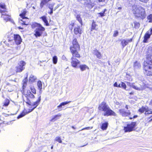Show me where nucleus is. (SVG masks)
Returning a JSON list of instances; mask_svg holds the SVG:
<instances>
[{
    "mask_svg": "<svg viewBox=\"0 0 152 152\" xmlns=\"http://www.w3.org/2000/svg\"><path fill=\"white\" fill-rule=\"evenodd\" d=\"M72 45L70 47V51L72 54L71 62L72 66L74 68H77L78 64L80 63V61L76 58H80V55L78 51L80 50V48L77 39L75 38L72 42Z\"/></svg>",
    "mask_w": 152,
    "mask_h": 152,
    "instance_id": "obj_1",
    "label": "nucleus"
},
{
    "mask_svg": "<svg viewBox=\"0 0 152 152\" xmlns=\"http://www.w3.org/2000/svg\"><path fill=\"white\" fill-rule=\"evenodd\" d=\"M98 109L99 111L103 112L102 115L104 116H116V113L110 109L108 105L104 102H102L99 105Z\"/></svg>",
    "mask_w": 152,
    "mask_h": 152,
    "instance_id": "obj_2",
    "label": "nucleus"
},
{
    "mask_svg": "<svg viewBox=\"0 0 152 152\" xmlns=\"http://www.w3.org/2000/svg\"><path fill=\"white\" fill-rule=\"evenodd\" d=\"M31 27L32 28H36L34 31V36L36 37H41L45 30V28L40 23L36 22L32 23L31 24Z\"/></svg>",
    "mask_w": 152,
    "mask_h": 152,
    "instance_id": "obj_3",
    "label": "nucleus"
},
{
    "mask_svg": "<svg viewBox=\"0 0 152 152\" xmlns=\"http://www.w3.org/2000/svg\"><path fill=\"white\" fill-rule=\"evenodd\" d=\"M7 13L6 5L4 3H1V17L6 22L9 21L14 24L13 20L11 18L10 15H8Z\"/></svg>",
    "mask_w": 152,
    "mask_h": 152,
    "instance_id": "obj_4",
    "label": "nucleus"
},
{
    "mask_svg": "<svg viewBox=\"0 0 152 152\" xmlns=\"http://www.w3.org/2000/svg\"><path fill=\"white\" fill-rule=\"evenodd\" d=\"M135 17L143 20L146 17L145 9L141 6H138L135 9L134 13Z\"/></svg>",
    "mask_w": 152,
    "mask_h": 152,
    "instance_id": "obj_5",
    "label": "nucleus"
},
{
    "mask_svg": "<svg viewBox=\"0 0 152 152\" xmlns=\"http://www.w3.org/2000/svg\"><path fill=\"white\" fill-rule=\"evenodd\" d=\"M137 125L136 122H132L130 123L127 124L126 126H124V130L125 132L134 131L136 129L135 128Z\"/></svg>",
    "mask_w": 152,
    "mask_h": 152,
    "instance_id": "obj_6",
    "label": "nucleus"
},
{
    "mask_svg": "<svg viewBox=\"0 0 152 152\" xmlns=\"http://www.w3.org/2000/svg\"><path fill=\"white\" fill-rule=\"evenodd\" d=\"M83 4L84 7L88 9H91L94 5L93 1L91 0H77Z\"/></svg>",
    "mask_w": 152,
    "mask_h": 152,
    "instance_id": "obj_7",
    "label": "nucleus"
},
{
    "mask_svg": "<svg viewBox=\"0 0 152 152\" xmlns=\"http://www.w3.org/2000/svg\"><path fill=\"white\" fill-rule=\"evenodd\" d=\"M147 65L144 64L143 68L144 70V73L146 75L151 76H152V65L148 64L146 61Z\"/></svg>",
    "mask_w": 152,
    "mask_h": 152,
    "instance_id": "obj_8",
    "label": "nucleus"
},
{
    "mask_svg": "<svg viewBox=\"0 0 152 152\" xmlns=\"http://www.w3.org/2000/svg\"><path fill=\"white\" fill-rule=\"evenodd\" d=\"M26 63L24 61H20L18 65L16 67V72H20L25 69Z\"/></svg>",
    "mask_w": 152,
    "mask_h": 152,
    "instance_id": "obj_9",
    "label": "nucleus"
},
{
    "mask_svg": "<svg viewBox=\"0 0 152 152\" xmlns=\"http://www.w3.org/2000/svg\"><path fill=\"white\" fill-rule=\"evenodd\" d=\"M147 62L152 65V48H149L148 50L147 56Z\"/></svg>",
    "mask_w": 152,
    "mask_h": 152,
    "instance_id": "obj_10",
    "label": "nucleus"
},
{
    "mask_svg": "<svg viewBox=\"0 0 152 152\" xmlns=\"http://www.w3.org/2000/svg\"><path fill=\"white\" fill-rule=\"evenodd\" d=\"M127 84L128 86L137 90L140 91L142 89L141 85L137 83H131L128 82Z\"/></svg>",
    "mask_w": 152,
    "mask_h": 152,
    "instance_id": "obj_11",
    "label": "nucleus"
},
{
    "mask_svg": "<svg viewBox=\"0 0 152 152\" xmlns=\"http://www.w3.org/2000/svg\"><path fill=\"white\" fill-rule=\"evenodd\" d=\"M26 14V11H24L20 14L19 16L21 18H22V19H20V18H19V20L20 22L21 23L22 25L27 26L28 25V23H26V22L23 20L26 18V17H25Z\"/></svg>",
    "mask_w": 152,
    "mask_h": 152,
    "instance_id": "obj_12",
    "label": "nucleus"
},
{
    "mask_svg": "<svg viewBox=\"0 0 152 152\" xmlns=\"http://www.w3.org/2000/svg\"><path fill=\"white\" fill-rule=\"evenodd\" d=\"M30 108L31 109H29L28 111H27V110H24L22 113H21L17 117V119H19L23 117L25 115H26V114H27L28 113L32 112L35 109V108L33 107L32 108V107H30Z\"/></svg>",
    "mask_w": 152,
    "mask_h": 152,
    "instance_id": "obj_13",
    "label": "nucleus"
},
{
    "mask_svg": "<svg viewBox=\"0 0 152 152\" xmlns=\"http://www.w3.org/2000/svg\"><path fill=\"white\" fill-rule=\"evenodd\" d=\"M13 38L16 44L17 45H19L21 44L22 39L20 35L18 34H16L14 35V37H12Z\"/></svg>",
    "mask_w": 152,
    "mask_h": 152,
    "instance_id": "obj_14",
    "label": "nucleus"
},
{
    "mask_svg": "<svg viewBox=\"0 0 152 152\" xmlns=\"http://www.w3.org/2000/svg\"><path fill=\"white\" fill-rule=\"evenodd\" d=\"M133 40V38H131L130 39H121L120 41H121V44L123 48H124L126 45L129 42H131Z\"/></svg>",
    "mask_w": 152,
    "mask_h": 152,
    "instance_id": "obj_15",
    "label": "nucleus"
},
{
    "mask_svg": "<svg viewBox=\"0 0 152 152\" xmlns=\"http://www.w3.org/2000/svg\"><path fill=\"white\" fill-rule=\"evenodd\" d=\"M119 111L120 114L124 117L128 116L131 115V113L129 110L126 111L124 109H120Z\"/></svg>",
    "mask_w": 152,
    "mask_h": 152,
    "instance_id": "obj_16",
    "label": "nucleus"
},
{
    "mask_svg": "<svg viewBox=\"0 0 152 152\" xmlns=\"http://www.w3.org/2000/svg\"><path fill=\"white\" fill-rule=\"evenodd\" d=\"M74 32L75 34H79L81 35L82 33V30L80 26H77L75 27L74 28Z\"/></svg>",
    "mask_w": 152,
    "mask_h": 152,
    "instance_id": "obj_17",
    "label": "nucleus"
},
{
    "mask_svg": "<svg viewBox=\"0 0 152 152\" xmlns=\"http://www.w3.org/2000/svg\"><path fill=\"white\" fill-rule=\"evenodd\" d=\"M13 38H11L10 37H7V39L5 41H3V42L5 43L7 46H9L10 45H11V43H13ZM3 42V41L1 42V43Z\"/></svg>",
    "mask_w": 152,
    "mask_h": 152,
    "instance_id": "obj_18",
    "label": "nucleus"
},
{
    "mask_svg": "<svg viewBox=\"0 0 152 152\" xmlns=\"http://www.w3.org/2000/svg\"><path fill=\"white\" fill-rule=\"evenodd\" d=\"M41 96H39L36 101L33 103L32 102L31 106H33V107L35 109L36 108L40 103L41 100Z\"/></svg>",
    "mask_w": 152,
    "mask_h": 152,
    "instance_id": "obj_19",
    "label": "nucleus"
},
{
    "mask_svg": "<svg viewBox=\"0 0 152 152\" xmlns=\"http://www.w3.org/2000/svg\"><path fill=\"white\" fill-rule=\"evenodd\" d=\"M94 54L99 59H100L102 58V56L101 53L96 49L94 50Z\"/></svg>",
    "mask_w": 152,
    "mask_h": 152,
    "instance_id": "obj_20",
    "label": "nucleus"
},
{
    "mask_svg": "<svg viewBox=\"0 0 152 152\" xmlns=\"http://www.w3.org/2000/svg\"><path fill=\"white\" fill-rule=\"evenodd\" d=\"M62 115L59 113L57 115H56L53 116H52V118L50 120L51 122H54L56 120L59 119L61 117Z\"/></svg>",
    "mask_w": 152,
    "mask_h": 152,
    "instance_id": "obj_21",
    "label": "nucleus"
},
{
    "mask_svg": "<svg viewBox=\"0 0 152 152\" xmlns=\"http://www.w3.org/2000/svg\"><path fill=\"white\" fill-rule=\"evenodd\" d=\"M97 27L98 25L96 24V22L94 20H93L91 25V31H92L94 30H97L98 29Z\"/></svg>",
    "mask_w": 152,
    "mask_h": 152,
    "instance_id": "obj_22",
    "label": "nucleus"
},
{
    "mask_svg": "<svg viewBox=\"0 0 152 152\" xmlns=\"http://www.w3.org/2000/svg\"><path fill=\"white\" fill-rule=\"evenodd\" d=\"M40 18L41 19L42 21L44 23L45 25L47 26H48L50 25L49 23L47 20V17L45 15H43Z\"/></svg>",
    "mask_w": 152,
    "mask_h": 152,
    "instance_id": "obj_23",
    "label": "nucleus"
},
{
    "mask_svg": "<svg viewBox=\"0 0 152 152\" xmlns=\"http://www.w3.org/2000/svg\"><path fill=\"white\" fill-rule=\"evenodd\" d=\"M71 102V101H66L62 102L58 106L57 108H58L59 109V111H61V108L63 106H64L65 105L68 104L69 103Z\"/></svg>",
    "mask_w": 152,
    "mask_h": 152,
    "instance_id": "obj_24",
    "label": "nucleus"
},
{
    "mask_svg": "<svg viewBox=\"0 0 152 152\" xmlns=\"http://www.w3.org/2000/svg\"><path fill=\"white\" fill-rule=\"evenodd\" d=\"M133 67L134 70L139 69L141 68L140 63L137 61H136L134 62Z\"/></svg>",
    "mask_w": 152,
    "mask_h": 152,
    "instance_id": "obj_25",
    "label": "nucleus"
},
{
    "mask_svg": "<svg viewBox=\"0 0 152 152\" xmlns=\"http://www.w3.org/2000/svg\"><path fill=\"white\" fill-rule=\"evenodd\" d=\"M151 36V35L149 34V32H147L144 36L143 42L144 43L147 42L148 40L150 38Z\"/></svg>",
    "mask_w": 152,
    "mask_h": 152,
    "instance_id": "obj_26",
    "label": "nucleus"
},
{
    "mask_svg": "<svg viewBox=\"0 0 152 152\" xmlns=\"http://www.w3.org/2000/svg\"><path fill=\"white\" fill-rule=\"evenodd\" d=\"M108 123L107 121H105L102 123L101 126V129L103 130H106L108 127Z\"/></svg>",
    "mask_w": 152,
    "mask_h": 152,
    "instance_id": "obj_27",
    "label": "nucleus"
},
{
    "mask_svg": "<svg viewBox=\"0 0 152 152\" xmlns=\"http://www.w3.org/2000/svg\"><path fill=\"white\" fill-rule=\"evenodd\" d=\"M107 10L106 9H104L103 10L97 14L98 17L99 18H102L104 16L107 14L105 12L107 11Z\"/></svg>",
    "mask_w": 152,
    "mask_h": 152,
    "instance_id": "obj_28",
    "label": "nucleus"
},
{
    "mask_svg": "<svg viewBox=\"0 0 152 152\" xmlns=\"http://www.w3.org/2000/svg\"><path fill=\"white\" fill-rule=\"evenodd\" d=\"M79 68L82 71L85 70L86 69H89V68L88 66L85 64L80 65L79 66Z\"/></svg>",
    "mask_w": 152,
    "mask_h": 152,
    "instance_id": "obj_29",
    "label": "nucleus"
},
{
    "mask_svg": "<svg viewBox=\"0 0 152 152\" xmlns=\"http://www.w3.org/2000/svg\"><path fill=\"white\" fill-rule=\"evenodd\" d=\"M148 109V107L147 106L144 107L142 106L141 108H140L139 110L138 111L141 113H144V111H146L147 109Z\"/></svg>",
    "mask_w": 152,
    "mask_h": 152,
    "instance_id": "obj_30",
    "label": "nucleus"
},
{
    "mask_svg": "<svg viewBox=\"0 0 152 152\" xmlns=\"http://www.w3.org/2000/svg\"><path fill=\"white\" fill-rule=\"evenodd\" d=\"M36 79L37 77L36 76L31 75L29 78V81L30 82H34Z\"/></svg>",
    "mask_w": 152,
    "mask_h": 152,
    "instance_id": "obj_31",
    "label": "nucleus"
},
{
    "mask_svg": "<svg viewBox=\"0 0 152 152\" xmlns=\"http://www.w3.org/2000/svg\"><path fill=\"white\" fill-rule=\"evenodd\" d=\"M26 77L25 78V79L23 80V88H24V87L25 88L27 85V83L28 82V74L26 73Z\"/></svg>",
    "mask_w": 152,
    "mask_h": 152,
    "instance_id": "obj_32",
    "label": "nucleus"
},
{
    "mask_svg": "<svg viewBox=\"0 0 152 152\" xmlns=\"http://www.w3.org/2000/svg\"><path fill=\"white\" fill-rule=\"evenodd\" d=\"M10 103V101L7 98L3 102V106L7 107Z\"/></svg>",
    "mask_w": 152,
    "mask_h": 152,
    "instance_id": "obj_33",
    "label": "nucleus"
},
{
    "mask_svg": "<svg viewBox=\"0 0 152 152\" xmlns=\"http://www.w3.org/2000/svg\"><path fill=\"white\" fill-rule=\"evenodd\" d=\"M76 19L78 21L81 25L82 26L83 25L82 19L80 17V15L79 14H77L76 16Z\"/></svg>",
    "mask_w": 152,
    "mask_h": 152,
    "instance_id": "obj_34",
    "label": "nucleus"
},
{
    "mask_svg": "<svg viewBox=\"0 0 152 152\" xmlns=\"http://www.w3.org/2000/svg\"><path fill=\"white\" fill-rule=\"evenodd\" d=\"M26 95L27 96H26V97H29L32 99L35 98L34 96L31 93L30 90L29 91V92H28V94H27Z\"/></svg>",
    "mask_w": 152,
    "mask_h": 152,
    "instance_id": "obj_35",
    "label": "nucleus"
},
{
    "mask_svg": "<svg viewBox=\"0 0 152 152\" xmlns=\"http://www.w3.org/2000/svg\"><path fill=\"white\" fill-rule=\"evenodd\" d=\"M134 24V27L136 29L138 28L140 26V24L139 22H137L136 21H134L133 22Z\"/></svg>",
    "mask_w": 152,
    "mask_h": 152,
    "instance_id": "obj_36",
    "label": "nucleus"
},
{
    "mask_svg": "<svg viewBox=\"0 0 152 152\" xmlns=\"http://www.w3.org/2000/svg\"><path fill=\"white\" fill-rule=\"evenodd\" d=\"M75 25V23L73 21L71 22V23L69 25V29L71 31H72L73 27Z\"/></svg>",
    "mask_w": 152,
    "mask_h": 152,
    "instance_id": "obj_37",
    "label": "nucleus"
},
{
    "mask_svg": "<svg viewBox=\"0 0 152 152\" xmlns=\"http://www.w3.org/2000/svg\"><path fill=\"white\" fill-rule=\"evenodd\" d=\"M147 18L149 23H152V14H151L148 15Z\"/></svg>",
    "mask_w": 152,
    "mask_h": 152,
    "instance_id": "obj_38",
    "label": "nucleus"
},
{
    "mask_svg": "<svg viewBox=\"0 0 152 152\" xmlns=\"http://www.w3.org/2000/svg\"><path fill=\"white\" fill-rule=\"evenodd\" d=\"M53 63L54 64H56L58 61V57L56 56H54L52 58Z\"/></svg>",
    "mask_w": 152,
    "mask_h": 152,
    "instance_id": "obj_39",
    "label": "nucleus"
},
{
    "mask_svg": "<svg viewBox=\"0 0 152 152\" xmlns=\"http://www.w3.org/2000/svg\"><path fill=\"white\" fill-rule=\"evenodd\" d=\"M37 85L39 89H42V83L41 81L39 80L37 81Z\"/></svg>",
    "mask_w": 152,
    "mask_h": 152,
    "instance_id": "obj_40",
    "label": "nucleus"
},
{
    "mask_svg": "<svg viewBox=\"0 0 152 152\" xmlns=\"http://www.w3.org/2000/svg\"><path fill=\"white\" fill-rule=\"evenodd\" d=\"M30 89L31 90V92H32L33 94H35L36 93V90L34 88V86H30Z\"/></svg>",
    "mask_w": 152,
    "mask_h": 152,
    "instance_id": "obj_41",
    "label": "nucleus"
},
{
    "mask_svg": "<svg viewBox=\"0 0 152 152\" xmlns=\"http://www.w3.org/2000/svg\"><path fill=\"white\" fill-rule=\"evenodd\" d=\"M56 140L58 141L60 143H61L62 142L61 138L59 137H57L55 138Z\"/></svg>",
    "mask_w": 152,
    "mask_h": 152,
    "instance_id": "obj_42",
    "label": "nucleus"
},
{
    "mask_svg": "<svg viewBox=\"0 0 152 152\" xmlns=\"http://www.w3.org/2000/svg\"><path fill=\"white\" fill-rule=\"evenodd\" d=\"M55 4V3H52L48 4V7L50 9H53V6Z\"/></svg>",
    "mask_w": 152,
    "mask_h": 152,
    "instance_id": "obj_43",
    "label": "nucleus"
},
{
    "mask_svg": "<svg viewBox=\"0 0 152 152\" xmlns=\"http://www.w3.org/2000/svg\"><path fill=\"white\" fill-rule=\"evenodd\" d=\"M126 85L125 83L123 82H121V88L124 89H126Z\"/></svg>",
    "mask_w": 152,
    "mask_h": 152,
    "instance_id": "obj_44",
    "label": "nucleus"
},
{
    "mask_svg": "<svg viewBox=\"0 0 152 152\" xmlns=\"http://www.w3.org/2000/svg\"><path fill=\"white\" fill-rule=\"evenodd\" d=\"M151 111L149 110V109H147L145 112V115H148L149 114H151Z\"/></svg>",
    "mask_w": 152,
    "mask_h": 152,
    "instance_id": "obj_45",
    "label": "nucleus"
},
{
    "mask_svg": "<svg viewBox=\"0 0 152 152\" xmlns=\"http://www.w3.org/2000/svg\"><path fill=\"white\" fill-rule=\"evenodd\" d=\"M26 98L27 100V101L26 102V104L30 106H31L32 102L30 101V100L28 99V97H27Z\"/></svg>",
    "mask_w": 152,
    "mask_h": 152,
    "instance_id": "obj_46",
    "label": "nucleus"
},
{
    "mask_svg": "<svg viewBox=\"0 0 152 152\" xmlns=\"http://www.w3.org/2000/svg\"><path fill=\"white\" fill-rule=\"evenodd\" d=\"M118 34V31H115L114 32V33L113 34V36L114 37H117Z\"/></svg>",
    "mask_w": 152,
    "mask_h": 152,
    "instance_id": "obj_47",
    "label": "nucleus"
},
{
    "mask_svg": "<svg viewBox=\"0 0 152 152\" xmlns=\"http://www.w3.org/2000/svg\"><path fill=\"white\" fill-rule=\"evenodd\" d=\"M115 9L120 10L122 9V7L120 5L117 4L115 7Z\"/></svg>",
    "mask_w": 152,
    "mask_h": 152,
    "instance_id": "obj_48",
    "label": "nucleus"
},
{
    "mask_svg": "<svg viewBox=\"0 0 152 152\" xmlns=\"http://www.w3.org/2000/svg\"><path fill=\"white\" fill-rule=\"evenodd\" d=\"M128 1L129 4L132 5L134 4L135 0H128Z\"/></svg>",
    "mask_w": 152,
    "mask_h": 152,
    "instance_id": "obj_49",
    "label": "nucleus"
},
{
    "mask_svg": "<svg viewBox=\"0 0 152 152\" xmlns=\"http://www.w3.org/2000/svg\"><path fill=\"white\" fill-rule=\"evenodd\" d=\"M92 127H86L85 128H84L83 129L81 130H83L85 129H92Z\"/></svg>",
    "mask_w": 152,
    "mask_h": 152,
    "instance_id": "obj_50",
    "label": "nucleus"
},
{
    "mask_svg": "<svg viewBox=\"0 0 152 152\" xmlns=\"http://www.w3.org/2000/svg\"><path fill=\"white\" fill-rule=\"evenodd\" d=\"M147 32H149V34L151 36L152 34V27Z\"/></svg>",
    "mask_w": 152,
    "mask_h": 152,
    "instance_id": "obj_51",
    "label": "nucleus"
},
{
    "mask_svg": "<svg viewBox=\"0 0 152 152\" xmlns=\"http://www.w3.org/2000/svg\"><path fill=\"white\" fill-rule=\"evenodd\" d=\"M118 84L117 83V82H115L113 84V86L114 87H118Z\"/></svg>",
    "mask_w": 152,
    "mask_h": 152,
    "instance_id": "obj_52",
    "label": "nucleus"
},
{
    "mask_svg": "<svg viewBox=\"0 0 152 152\" xmlns=\"http://www.w3.org/2000/svg\"><path fill=\"white\" fill-rule=\"evenodd\" d=\"M148 0H139L140 1L144 3H147Z\"/></svg>",
    "mask_w": 152,
    "mask_h": 152,
    "instance_id": "obj_53",
    "label": "nucleus"
},
{
    "mask_svg": "<svg viewBox=\"0 0 152 152\" xmlns=\"http://www.w3.org/2000/svg\"><path fill=\"white\" fill-rule=\"evenodd\" d=\"M50 11L48 12V13L50 15H52L53 13V9H50Z\"/></svg>",
    "mask_w": 152,
    "mask_h": 152,
    "instance_id": "obj_54",
    "label": "nucleus"
},
{
    "mask_svg": "<svg viewBox=\"0 0 152 152\" xmlns=\"http://www.w3.org/2000/svg\"><path fill=\"white\" fill-rule=\"evenodd\" d=\"M39 89V94H38V96H39H39H41L40 94H41L42 93V89Z\"/></svg>",
    "mask_w": 152,
    "mask_h": 152,
    "instance_id": "obj_55",
    "label": "nucleus"
},
{
    "mask_svg": "<svg viewBox=\"0 0 152 152\" xmlns=\"http://www.w3.org/2000/svg\"><path fill=\"white\" fill-rule=\"evenodd\" d=\"M62 58L63 60H65L66 59V57L64 56L63 55L62 56Z\"/></svg>",
    "mask_w": 152,
    "mask_h": 152,
    "instance_id": "obj_56",
    "label": "nucleus"
},
{
    "mask_svg": "<svg viewBox=\"0 0 152 152\" xmlns=\"http://www.w3.org/2000/svg\"><path fill=\"white\" fill-rule=\"evenodd\" d=\"M137 117H138L137 115H135L133 116V118H137Z\"/></svg>",
    "mask_w": 152,
    "mask_h": 152,
    "instance_id": "obj_57",
    "label": "nucleus"
},
{
    "mask_svg": "<svg viewBox=\"0 0 152 152\" xmlns=\"http://www.w3.org/2000/svg\"><path fill=\"white\" fill-rule=\"evenodd\" d=\"M105 0H98L99 2H104Z\"/></svg>",
    "mask_w": 152,
    "mask_h": 152,
    "instance_id": "obj_58",
    "label": "nucleus"
},
{
    "mask_svg": "<svg viewBox=\"0 0 152 152\" xmlns=\"http://www.w3.org/2000/svg\"><path fill=\"white\" fill-rule=\"evenodd\" d=\"M18 28L19 30L23 29V28L22 27H21V26L18 27Z\"/></svg>",
    "mask_w": 152,
    "mask_h": 152,
    "instance_id": "obj_59",
    "label": "nucleus"
},
{
    "mask_svg": "<svg viewBox=\"0 0 152 152\" xmlns=\"http://www.w3.org/2000/svg\"><path fill=\"white\" fill-rule=\"evenodd\" d=\"M129 106L127 105H126L125 107V108H126L127 109H129Z\"/></svg>",
    "mask_w": 152,
    "mask_h": 152,
    "instance_id": "obj_60",
    "label": "nucleus"
},
{
    "mask_svg": "<svg viewBox=\"0 0 152 152\" xmlns=\"http://www.w3.org/2000/svg\"><path fill=\"white\" fill-rule=\"evenodd\" d=\"M45 61V60L42 61H39V64L40 63H42V62H44V61Z\"/></svg>",
    "mask_w": 152,
    "mask_h": 152,
    "instance_id": "obj_61",
    "label": "nucleus"
},
{
    "mask_svg": "<svg viewBox=\"0 0 152 152\" xmlns=\"http://www.w3.org/2000/svg\"><path fill=\"white\" fill-rule=\"evenodd\" d=\"M118 88H121V84H118Z\"/></svg>",
    "mask_w": 152,
    "mask_h": 152,
    "instance_id": "obj_62",
    "label": "nucleus"
},
{
    "mask_svg": "<svg viewBox=\"0 0 152 152\" xmlns=\"http://www.w3.org/2000/svg\"><path fill=\"white\" fill-rule=\"evenodd\" d=\"M88 144V143H87L85 145H83L81 146H80L81 147H83L85 146H86V145H87Z\"/></svg>",
    "mask_w": 152,
    "mask_h": 152,
    "instance_id": "obj_63",
    "label": "nucleus"
},
{
    "mask_svg": "<svg viewBox=\"0 0 152 152\" xmlns=\"http://www.w3.org/2000/svg\"><path fill=\"white\" fill-rule=\"evenodd\" d=\"M71 128L74 129H76V128H75L74 126H71Z\"/></svg>",
    "mask_w": 152,
    "mask_h": 152,
    "instance_id": "obj_64",
    "label": "nucleus"
}]
</instances>
